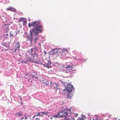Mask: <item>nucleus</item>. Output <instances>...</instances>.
I'll return each instance as SVG.
<instances>
[{
  "instance_id": "nucleus-1",
  "label": "nucleus",
  "mask_w": 120,
  "mask_h": 120,
  "mask_svg": "<svg viewBox=\"0 0 120 120\" xmlns=\"http://www.w3.org/2000/svg\"><path fill=\"white\" fill-rule=\"evenodd\" d=\"M33 50L32 48L29 50L30 53L26 56L25 60L27 62H31L37 63L39 61V58L36 52H34L33 53H32Z\"/></svg>"
},
{
  "instance_id": "nucleus-2",
  "label": "nucleus",
  "mask_w": 120,
  "mask_h": 120,
  "mask_svg": "<svg viewBox=\"0 0 120 120\" xmlns=\"http://www.w3.org/2000/svg\"><path fill=\"white\" fill-rule=\"evenodd\" d=\"M40 21L33 22L31 23H29L28 26L30 27L32 26L34 27V28L32 29L31 31L32 33H34V32H38V33H41L43 30V26L42 25H40Z\"/></svg>"
},
{
  "instance_id": "nucleus-3",
  "label": "nucleus",
  "mask_w": 120,
  "mask_h": 120,
  "mask_svg": "<svg viewBox=\"0 0 120 120\" xmlns=\"http://www.w3.org/2000/svg\"><path fill=\"white\" fill-rule=\"evenodd\" d=\"M61 81L63 83L64 86L65 87V88L63 90L64 94H67V99H71L72 98L71 93L72 91V89L73 88V86L70 83L67 82H63L62 81Z\"/></svg>"
},
{
  "instance_id": "nucleus-4",
  "label": "nucleus",
  "mask_w": 120,
  "mask_h": 120,
  "mask_svg": "<svg viewBox=\"0 0 120 120\" xmlns=\"http://www.w3.org/2000/svg\"><path fill=\"white\" fill-rule=\"evenodd\" d=\"M69 112L61 111V116L62 117L66 118L71 119V113L69 111Z\"/></svg>"
},
{
  "instance_id": "nucleus-5",
  "label": "nucleus",
  "mask_w": 120,
  "mask_h": 120,
  "mask_svg": "<svg viewBox=\"0 0 120 120\" xmlns=\"http://www.w3.org/2000/svg\"><path fill=\"white\" fill-rule=\"evenodd\" d=\"M64 68L65 69L67 73L68 72H70L71 73L72 71H73L75 69L73 67L72 64L71 65H68L65 66Z\"/></svg>"
},
{
  "instance_id": "nucleus-6",
  "label": "nucleus",
  "mask_w": 120,
  "mask_h": 120,
  "mask_svg": "<svg viewBox=\"0 0 120 120\" xmlns=\"http://www.w3.org/2000/svg\"><path fill=\"white\" fill-rule=\"evenodd\" d=\"M39 73L38 72H34V73L29 75V79H31L32 78L33 79H38L39 77Z\"/></svg>"
},
{
  "instance_id": "nucleus-7",
  "label": "nucleus",
  "mask_w": 120,
  "mask_h": 120,
  "mask_svg": "<svg viewBox=\"0 0 120 120\" xmlns=\"http://www.w3.org/2000/svg\"><path fill=\"white\" fill-rule=\"evenodd\" d=\"M20 47V43L19 41H17L14 46V48L13 50L16 53L18 52L19 48Z\"/></svg>"
},
{
  "instance_id": "nucleus-8",
  "label": "nucleus",
  "mask_w": 120,
  "mask_h": 120,
  "mask_svg": "<svg viewBox=\"0 0 120 120\" xmlns=\"http://www.w3.org/2000/svg\"><path fill=\"white\" fill-rule=\"evenodd\" d=\"M51 63L50 61L46 60L43 64V65L48 68H50L51 66Z\"/></svg>"
},
{
  "instance_id": "nucleus-9",
  "label": "nucleus",
  "mask_w": 120,
  "mask_h": 120,
  "mask_svg": "<svg viewBox=\"0 0 120 120\" xmlns=\"http://www.w3.org/2000/svg\"><path fill=\"white\" fill-rule=\"evenodd\" d=\"M68 53V50L66 49H62V52L60 53V56L62 57H63Z\"/></svg>"
},
{
  "instance_id": "nucleus-10",
  "label": "nucleus",
  "mask_w": 120,
  "mask_h": 120,
  "mask_svg": "<svg viewBox=\"0 0 120 120\" xmlns=\"http://www.w3.org/2000/svg\"><path fill=\"white\" fill-rule=\"evenodd\" d=\"M17 34V33L16 31L13 30L10 32V36L13 37L16 36Z\"/></svg>"
},
{
  "instance_id": "nucleus-11",
  "label": "nucleus",
  "mask_w": 120,
  "mask_h": 120,
  "mask_svg": "<svg viewBox=\"0 0 120 120\" xmlns=\"http://www.w3.org/2000/svg\"><path fill=\"white\" fill-rule=\"evenodd\" d=\"M34 33L35 34V39H34V42L35 43L37 39L39 38V37L38 35V32H34Z\"/></svg>"
},
{
  "instance_id": "nucleus-12",
  "label": "nucleus",
  "mask_w": 120,
  "mask_h": 120,
  "mask_svg": "<svg viewBox=\"0 0 120 120\" xmlns=\"http://www.w3.org/2000/svg\"><path fill=\"white\" fill-rule=\"evenodd\" d=\"M58 85V84L57 83H55L52 84V83L50 86L51 87V88L52 89H55L57 87Z\"/></svg>"
},
{
  "instance_id": "nucleus-13",
  "label": "nucleus",
  "mask_w": 120,
  "mask_h": 120,
  "mask_svg": "<svg viewBox=\"0 0 120 120\" xmlns=\"http://www.w3.org/2000/svg\"><path fill=\"white\" fill-rule=\"evenodd\" d=\"M58 52V50L56 49H54L52 50L50 52L52 55H54L57 53Z\"/></svg>"
},
{
  "instance_id": "nucleus-14",
  "label": "nucleus",
  "mask_w": 120,
  "mask_h": 120,
  "mask_svg": "<svg viewBox=\"0 0 120 120\" xmlns=\"http://www.w3.org/2000/svg\"><path fill=\"white\" fill-rule=\"evenodd\" d=\"M15 115L17 117L19 116H22L23 115L22 113V111H20L18 112L17 113H16L15 114Z\"/></svg>"
},
{
  "instance_id": "nucleus-15",
  "label": "nucleus",
  "mask_w": 120,
  "mask_h": 120,
  "mask_svg": "<svg viewBox=\"0 0 120 120\" xmlns=\"http://www.w3.org/2000/svg\"><path fill=\"white\" fill-rule=\"evenodd\" d=\"M54 118H58L62 117L61 116V111L60 112H58L57 115H56L52 116Z\"/></svg>"
},
{
  "instance_id": "nucleus-16",
  "label": "nucleus",
  "mask_w": 120,
  "mask_h": 120,
  "mask_svg": "<svg viewBox=\"0 0 120 120\" xmlns=\"http://www.w3.org/2000/svg\"><path fill=\"white\" fill-rule=\"evenodd\" d=\"M3 28L6 31L9 30L8 25H4L3 26Z\"/></svg>"
},
{
  "instance_id": "nucleus-17",
  "label": "nucleus",
  "mask_w": 120,
  "mask_h": 120,
  "mask_svg": "<svg viewBox=\"0 0 120 120\" xmlns=\"http://www.w3.org/2000/svg\"><path fill=\"white\" fill-rule=\"evenodd\" d=\"M33 37L32 36H30L28 37V39H27V41H29L30 42L32 43Z\"/></svg>"
},
{
  "instance_id": "nucleus-18",
  "label": "nucleus",
  "mask_w": 120,
  "mask_h": 120,
  "mask_svg": "<svg viewBox=\"0 0 120 120\" xmlns=\"http://www.w3.org/2000/svg\"><path fill=\"white\" fill-rule=\"evenodd\" d=\"M7 11H16V10L15 9L11 7H9L6 9Z\"/></svg>"
},
{
  "instance_id": "nucleus-19",
  "label": "nucleus",
  "mask_w": 120,
  "mask_h": 120,
  "mask_svg": "<svg viewBox=\"0 0 120 120\" xmlns=\"http://www.w3.org/2000/svg\"><path fill=\"white\" fill-rule=\"evenodd\" d=\"M43 82L44 83V84L45 83L46 85H47L48 86H50L52 83V82H50V81L47 80L44 82Z\"/></svg>"
},
{
  "instance_id": "nucleus-20",
  "label": "nucleus",
  "mask_w": 120,
  "mask_h": 120,
  "mask_svg": "<svg viewBox=\"0 0 120 120\" xmlns=\"http://www.w3.org/2000/svg\"><path fill=\"white\" fill-rule=\"evenodd\" d=\"M41 113H42L43 114L41 115V116H43V115H47L48 114V112L47 111H45L44 112H40Z\"/></svg>"
},
{
  "instance_id": "nucleus-21",
  "label": "nucleus",
  "mask_w": 120,
  "mask_h": 120,
  "mask_svg": "<svg viewBox=\"0 0 120 120\" xmlns=\"http://www.w3.org/2000/svg\"><path fill=\"white\" fill-rule=\"evenodd\" d=\"M62 109L63 110V111H64V112H65V111H68V108L66 105H64L62 107Z\"/></svg>"
},
{
  "instance_id": "nucleus-22",
  "label": "nucleus",
  "mask_w": 120,
  "mask_h": 120,
  "mask_svg": "<svg viewBox=\"0 0 120 120\" xmlns=\"http://www.w3.org/2000/svg\"><path fill=\"white\" fill-rule=\"evenodd\" d=\"M4 36L6 38H8L10 36H9L8 34L7 33H5L4 34Z\"/></svg>"
},
{
  "instance_id": "nucleus-23",
  "label": "nucleus",
  "mask_w": 120,
  "mask_h": 120,
  "mask_svg": "<svg viewBox=\"0 0 120 120\" xmlns=\"http://www.w3.org/2000/svg\"><path fill=\"white\" fill-rule=\"evenodd\" d=\"M23 24L24 25H25L26 24V20L24 19L22 21Z\"/></svg>"
},
{
  "instance_id": "nucleus-24",
  "label": "nucleus",
  "mask_w": 120,
  "mask_h": 120,
  "mask_svg": "<svg viewBox=\"0 0 120 120\" xmlns=\"http://www.w3.org/2000/svg\"><path fill=\"white\" fill-rule=\"evenodd\" d=\"M1 45L4 47H7V46L6 44V43L5 42H3L2 43Z\"/></svg>"
},
{
  "instance_id": "nucleus-25",
  "label": "nucleus",
  "mask_w": 120,
  "mask_h": 120,
  "mask_svg": "<svg viewBox=\"0 0 120 120\" xmlns=\"http://www.w3.org/2000/svg\"><path fill=\"white\" fill-rule=\"evenodd\" d=\"M24 19L23 18H21L19 20H18V21L19 22H22L23 21Z\"/></svg>"
},
{
  "instance_id": "nucleus-26",
  "label": "nucleus",
  "mask_w": 120,
  "mask_h": 120,
  "mask_svg": "<svg viewBox=\"0 0 120 120\" xmlns=\"http://www.w3.org/2000/svg\"><path fill=\"white\" fill-rule=\"evenodd\" d=\"M25 59H24V60H25L26 61H25L24 60H22V61L21 62L22 63H26L27 62H26V61L25 60Z\"/></svg>"
},
{
  "instance_id": "nucleus-27",
  "label": "nucleus",
  "mask_w": 120,
  "mask_h": 120,
  "mask_svg": "<svg viewBox=\"0 0 120 120\" xmlns=\"http://www.w3.org/2000/svg\"><path fill=\"white\" fill-rule=\"evenodd\" d=\"M36 116H40L41 115H40V113L39 112H38L37 114L35 115Z\"/></svg>"
},
{
  "instance_id": "nucleus-28",
  "label": "nucleus",
  "mask_w": 120,
  "mask_h": 120,
  "mask_svg": "<svg viewBox=\"0 0 120 120\" xmlns=\"http://www.w3.org/2000/svg\"><path fill=\"white\" fill-rule=\"evenodd\" d=\"M24 117H25V120L26 119H27V117L26 116V114H25L24 115Z\"/></svg>"
},
{
  "instance_id": "nucleus-29",
  "label": "nucleus",
  "mask_w": 120,
  "mask_h": 120,
  "mask_svg": "<svg viewBox=\"0 0 120 120\" xmlns=\"http://www.w3.org/2000/svg\"><path fill=\"white\" fill-rule=\"evenodd\" d=\"M35 120H40V119L39 118H36Z\"/></svg>"
},
{
  "instance_id": "nucleus-30",
  "label": "nucleus",
  "mask_w": 120,
  "mask_h": 120,
  "mask_svg": "<svg viewBox=\"0 0 120 120\" xmlns=\"http://www.w3.org/2000/svg\"><path fill=\"white\" fill-rule=\"evenodd\" d=\"M79 120H83V118L81 117V118H80Z\"/></svg>"
},
{
  "instance_id": "nucleus-31",
  "label": "nucleus",
  "mask_w": 120,
  "mask_h": 120,
  "mask_svg": "<svg viewBox=\"0 0 120 120\" xmlns=\"http://www.w3.org/2000/svg\"><path fill=\"white\" fill-rule=\"evenodd\" d=\"M71 119L66 118V119H65V120H71Z\"/></svg>"
},
{
  "instance_id": "nucleus-32",
  "label": "nucleus",
  "mask_w": 120,
  "mask_h": 120,
  "mask_svg": "<svg viewBox=\"0 0 120 120\" xmlns=\"http://www.w3.org/2000/svg\"><path fill=\"white\" fill-rule=\"evenodd\" d=\"M78 116V114H75V117H77Z\"/></svg>"
},
{
  "instance_id": "nucleus-33",
  "label": "nucleus",
  "mask_w": 120,
  "mask_h": 120,
  "mask_svg": "<svg viewBox=\"0 0 120 120\" xmlns=\"http://www.w3.org/2000/svg\"><path fill=\"white\" fill-rule=\"evenodd\" d=\"M39 45L40 46V47L41 46V45L40 43H39Z\"/></svg>"
},
{
  "instance_id": "nucleus-34",
  "label": "nucleus",
  "mask_w": 120,
  "mask_h": 120,
  "mask_svg": "<svg viewBox=\"0 0 120 120\" xmlns=\"http://www.w3.org/2000/svg\"><path fill=\"white\" fill-rule=\"evenodd\" d=\"M22 116V118L21 119H24V118H23L24 116Z\"/></svg>"
},
{
  "instance_id": "nucleus-35",
  "label": "nucleus",
  "mask_w": 120,
  "mask_h": 120,
  "mask_svg": "<svg viewBox=\"0 0 120 120\" xmlns=\"http://www.w3.org/2000/svg\"><path fill=\"white\" fill-rule=\"evenodd\" d=\"M35 116H36V115H35V116H34L32 117V118H33V119L35 117Z\"/></svg>"
},
{
  "instance_id": "nucleus-36",
  "label": "nucleus",
  "mask_w": 120,
  "mask_h": 120,
  "mask_svg": "<svg viewBox=\"0 0 120 120\" xmlns=\"http://www.w3.org/2000/svg\"><path fill=\"white\" fill-rule=\"evenodd\" d=\"M34 49H35V50H37V48H34Z\"/></svg>"
},
{
  "instance_id": "nucleus-37",
  "label": "nucleus",
  "mask_w": 120,
  "mask_h": 120,
  "mask_svg": "<svg viewBox=\"0 0 120 120\" xmlns=\"http://www.w3.org/2000/svg\"><path fill=\"white\" fill-rule=\"evenodd\" d=\"M74 59H76V57H75L74 58Z\"/></svg>"
},
{
  "instance_id": "nucleus-38",
  "label": "nucleus",
  "mask_w": 120,
  "mask_h": 120,
  "mask_svg": "<svg viewBox=\"0 0 120 120\" xmlns=\"http://www.w3.org/2000/svg\"><path fill=\"white\" fill-rule=\"evenodd\" d=\"M80 60L79 59H76V60Z\"/></svg>"
},
{
  "instance_id": "nucleus-39",
  "label": "nucleus",
  "mask_w": 120,
  "mask_h": 120,
  "mask_svg": "<svg viewBox=\"0 0 120 120\" xmlns=\"http://www.w3.org/2000/svg\"><path fill=\"white\" fill-rule=\"evenodd\" d=\"M46 52H45V54H46Z\"/></svg>"
}]
</instances>
